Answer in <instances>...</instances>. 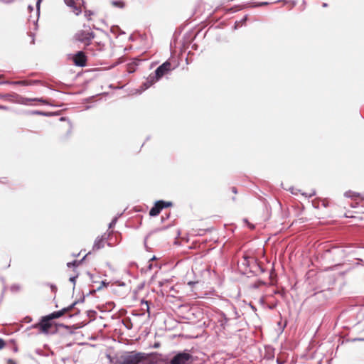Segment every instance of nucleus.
<instances>
[{
	"label": "nucleus",
	"mask_w": 364,
	"mask_h": 364,
	"mask_svg": "<svg viewBox=\"0 0 364 364\" xmlns=\"http://www.w3.org/2000/svg\"><path fill=\"white\" fill-rule=\"evenodd\" d=\"M144 358L145 355L143 353L127 352L120 357L118 364H139Z\"/></svg>",
	"instance_id": "obj_1"
},
{
	"label": "nucleus",
	"mask_w": 364,
	"mask_h": 364,
	"mask_svg": "<svg viewBox=\"0 0 364 364\" xmlns=\"http://www.w3.org/2000/svg\"><path fill=\"white\" fill-rule=\"evenodd\" d=\"M171 364H192L193 355L188 350L173 353Z\"/></svg>",
	"instance_id": "obj_2"
},
{
	"label": "nucleus",
	"mask_w": 364,
	"mask_h": 364,
	"mask_svg": "<svg viewBox=\"0 0 364 364\" xmlns=\"http://www.w3.org/2000/svg\"><path fill=\"white\" fill-rule=\"evenodd\" d=\"M95 36V33L89 30H81L76 33L75 38L77 41L88 46Z\"/></svg>",
	"instance_id": "obj_3"
},
{
	"label": "nucleus",
	"mask_w": 364,
	"mask_h": 364,
	"mask_svg": "<svg viewBox=\"0 0 364 364\" xmlns=\"http://www.w3.org/2000/svg\"><path fill=\"white\" fill-rule=\"evenodd\" d=\"M173 69L170 62L166 61L156 68L154 73H152L155 80H159L163 76L168 74Z\"/></svg>",
	"instance_id": "obj_4"
},
{
	"label": "nucleus",
	"mask_w": 364,
	"mask_h": 364,
	"mask_svg": "<svg viewBox=\"0 0 364 364\" xmlns=\"http://www.w3.org/2000/svg\"><path fill=\"white\" fill-rule=\"evenodd\" d=\"M50 320L51 319L48 316H43L39 323L33 325L31 328H38L41 333L48 334L49 329L52 326Z\"/></svg>",
	"instance_id": "obj_5"
},
{
	"label": "nucleus",
	"mask_w": 364,
	"mask_h": 364,
	"mask_svg": "<svg viewBox=\"0 0 364 364\" xmlns=\"http://www.w3.org/2000/svg\"><path fill=\"white\" fill-rule=\"evenodd\" d=\"M65 4L73 9V11L78 16L81 12V6L84 4L83 0H64Z\"/></svg>",
	"instance_id": "obj_6"
},
{
	"label": "nucleus",
	"mask_w": 364,
	"mask_h": 364,
	"mask_svg": "<svg viewBox=\"0 0 364 364\" xmlns=\"http://www.w3.org/2000/svg\"><path fill=\"white\" fill-rule=\"evenodd\" d=\"M65 4L73 9V11L78 16L81 12V6L84 4L83 0H64Z\"/></svg>",
	"instance_id": "obj_7"
},
{
	"label": "nucleus",
	"mask_w": 364,
	"mask_h": 364,
	"mask_svg": "<svg viewBox=\"0 0 364 364\" xmlns=\"http://www.w3.org/2000/svg\"><path fill=\"white\" fill-rule=\"evenodd\" d=\"M87 58L82 51L77 52L73 58V62L75 65L84 67L86 65Z\"/></svg>",
	"instance_id": "obj_8"
},
{
	"label": "nucleus",
	"mask_w": 364,
	"mask_h": 364,
	"mask_svg": "<svg viewBox=\"0 0 364 364\" xmlns=\"http://www.w3.org/2000/svg\"><path fill=\"white\" fill-rule=\"evenodd\" d=\"M216 320L221 328L225 329L230 318L223 312L220 311L217 314Z\"/></svg>",
	"instance_id": "obj_9"
},
{
	"label": "nucleus",
	"mask_w": 364,
	"mask_h": 364,
	"mask_svg": "<svg viewBox=\"0 0 364 364\" xmlns=\"http://www.w3.org/2000/svg\"><path fill=\"white\" fill-rule=\"evenodd\" d=\"M76 302L73 303L72 305H70V306L67 307V308H63V309L60 310V311H54L53 312L52 314L48 315V316L52 320V319H54V318H60V316H62L65 313L68 312V311H70L75 305Z\"/></svg>",
	"instance_id": "obj_10"
},
{
	"label": "nucleus",
	"mask_w": 364,
	"mask_h": 364,
	"mask_svg": "<svg viewBox=\"0 0 364 364\" xmlns=\"http://www.w3.org/2000/svg\"><path fill=\"white\" fill-rule=\"evenodd\" d=\"M38 101L41 102L44 104H47L45 100L43 98H26L23 97H18V99L16 100V102L22 105H28L31 102Z\"/></svg>",
	"instance_id": "obj_11"
},
{
	"label": "nucleus",
	"mask_w": 364,
	"mask_h": 364,
	"mask_svg": "<svg viewBox=\"0 0 364 364\" xmlns=\"http://www.w3.org/2000/svg\"><path fill=\"white\" fill-rule=\"evenodd\" d=\"M162 202L157 201L154 206L151 208V209L149 211V215L151 216H156L159 214L161 210L163 209V206L161 205L160 203Z\"/></svg>",
	"instance_id": "obj_12"
},
{
	"label": "nucleus",
	"mask_w": 364,
	"mask_h": 364,
	"mask_svg": "<svg viewBox=\"0 0 364 364\" xmlns=\"http://www.w3.org/2000/svg\"><path fill=\"white\" fill-rule=\"evenodd\" d=\"M157 80H155L154 77L152 74L149 75V76L147 77L146 81L144 82V84L141 86L142 91L148 89L153 84H154Z\"/></svg>",
	"instance_id": "obj_13"
},
{
	"label": "nucleus",
	"mask_w": 364,
	"mask_h": 364,
	"mask_svg": "<svg viewBox=\"0 0 364 364\" xmlns=\"http://www.w3.org/2000/svg\"><path fill=\"white\" fill-rule=\"evenodd\" d=\"M104 240L105 238L103 237H97L93 245V250H98L104 247Z\"/></svg>",
	"instance_id": "obj_14"
},
{
	"label": "nucleus",
	"mask_w": 364,
	"mask_h": 364,
	"mask_svg": "<svg viewBox=\"0 0 364 364\" xmlns=\"http://www.w3.org/2000/svg\"><path fill=\"white\" fill-rule=\"evenodd\" d=\"M156 362L158 364H171V357L169 358L168 355H160L157 358Z\"/></svg>",
	"instance_id": "obj_15"
},
{
	"label": "nucleus",
	"mask_w": 364,
	"mask_h": 364,
	"mask_svg": "<svg viewBox=\"0 0 364 364\" xmlns=\"http://www.w3.org/2000/svg\"><path fill=\"white\" fill-rule=\"evenodd\" d=\"M11 83L14 84V85H21L28 86V85H31L34 84L35 82H28L26 80H21V81H14Z\"/></svg>",
	"instance_id": "obj_16"
},
{
	"label": "nucleus",
	"mask_w": 364,
	"mask_h": 364,
	"mask_svg": "<svg viewBox=\"0 0 364 364\" xmlns=\"http://www.w3.org/2000/svg\"><path fill=\"white\" fill-rule=\"evenodd\" d=\"M112 5L115 7H118V8H121V9L124 7V3L122 1H112Z\"/></svg>",
	"instance_id": "obj_17"
},
{
	"label": "nucleus",
	"mask_w": 364,
	"mask_h": 364,
	"mask_svg": "<svg viewBox=\"0 0 364 364\" xmlns=\"http://www.w3.org/2000/svg\"><path fill=\"white\" fill-rule=\"evenodd\" d=\"M247 20V16H245L241 21L240 22H235V29H237L238 27H240L243 23H245Z\"/></svg>",
	"instance_id": "obj_18"
},
{
	"label": "nucleus",
	"mask_w": 364,
	"mask_h": 364,
	"mask_svg": "<svg viewBox=\"0 0 364 364\" xmlns=\"http://www.w3.org/2000/svg\"><path fill=\"white\" fill-rule=\"evenodd\" d=\"M159 202H162L161 204V206L164 208L169 207L172 205V203L171 202H165L164 200H159Z\"/></svg>",
	"instance_id": "obj_19"
},
{
	"label": "nucleus",
	"mask_w": 364,
	"mask_h": 364,
	"mask_svg": "<svg viewBox=\"0 0 364 364\" xmlns=\"http://www.w3.org/2000/svg\"><path fill=\"white\" fill-rule=\"evenodd\" d=\"M117 219H118V217H114L112 220L111 221V223L109 224V228H113L117 222Z\"/></svg>",
	"instance_id": "obj_20"
},
{
	"label": "nucleus",
	"mask_w": 364,
	"mask_h": 364,
	"mask_svg": "<svg viewBox=\"0 0 364 364\" xmlns=\"http://www.w3.org/2000/svg\"><path fill=\"white\" fill-rule=\"evenodd\" d=\"M92 14V13L90 11H85V17L89 20L90 16Z\"/></svg>",
	"instance_id": "obj_21"
},
{
	"label": "nucleus",
	"mask_w": 364,
	"mask_h": 364,
	"mask_svg": "<svg viewBox=\"0 0 364 364\" xmlns=\"http://www.w3.org/2000/svg\"><path fill=\"white\" fill-rule=\"evenodd\" d=\"M267 4H269L268 2L264 1V2H259V3L254 5L253 6H264V5H267Z\"/></svg>",
	"instance_id": "obj_22"
},
{
	"label": "nucleus",
	"mask_w": 364,
	"mask_h": 364,
	"mask_svg": "<svg viewBox=\"0 0 364 364\" xmlns=\"http://www.w3.org/2000/svg\"><path fill=\"white\" fill-rule=\"evenodd\" d=\"M144 304L146 305V311H147L148 313H149V306L148 301H141V304Z\"/></svg>",
	"instance_id": "obj_23"
},
{
	"label": "nucleus",
	"mask_w": 364,
	"mask_h": 364,
	"mask_svg": "<svg viewBox=\"0 0 364 364\" xmlns=\"http://www.w3.org/2000/svg\"><path fill=\"white\" fill-rule=\"evenodd\" d=\"M76 263H77V262L74 261L72 262H68L67 265L68 267H75L76 265Z\"/></svg>",
	"instance_id": "obj_24"
},
{
	"label": "nucleus",
	"mask_w": 364,
	"mask_h": 364,
	"mask_svg": "<svg viewBox=\"0 0 364 364\" xmlns=\"http://www.w3.org/2000/svg\"><path fill=\"white\" fill-rule=\"evenodd\" d=\"M5 346V342L2 338H0V349H2Z\"/></svg>",
	"instance_id": "obj_25"
},
{
	"label": "nucleus",
	"mask_w": 364,
	"mask_h": 364,
	"mask_svg": "<svg viewBox=\"0 0 364 364\" xmlns=\"http://www.w3.org/2000/svg\"><path fill=\"white\" fill-rule=\"evenodd\" d=\"M77 277H71L70 281L75 285Z\"/></svg>",
	"instance_id": "obj_26"
},
{
	"label": "nucleus",
	"mask_w": 364,
	"mask_h": 364,
	"mask_svg": "<svg viewBox=\"0 0 364 364\" xmlns=\"http://www.w3.org/2000/svg\"><path fill=\"white\" fill-rule=\"evenodd\" d=\"M0 109L9 110V107L4 105H0Z\"/></svg>",
	"instance_id": "obj_27"
},
{
	"label": "nucleus",
	"mask_w": 364,
	"mask_h": 364,
	"mask_svg": "<svg viewBox=\"0 0 364 364\" xmlns=\"http://www.w3.org/2000/svg\"><path fill=\"white\" fill-rule=\"evenodd\" d=\"M19 289V287L18 286H16V285H14L11 287V290L14 291V290H18Z\"/></svg>",
	"instance_id": "obj_28"
},
{
	"label": "nucleus",
	"mask_w": 364,
	"mask_h": 364,
	"mask_svg": "<svg viewBox=\"0 0 364 364\" xmlns=\"http://www.w3.org/2000/svg\"><path fill=\"white\" fill-rule=\"evenodd\" d=\"M345 196H346V197H353V195L351 194V192H346V193H345Z\"/></svg>",
	"instance_id": "obj_29"
},
{
	"label": "nucleus",
	"mask_w": 364,
	"mask_h": 364,
	"mask_svg": "<svg viewBox=\"0 0 364 364\" xmlns=\"http://www.w3.org/2000/svg\"><path fill=\"white\" fill-rule=\"evenodd\" d=\"M41 1L42 0H38L36 2V6H37L38 10H39V6H40V4H41Z\"/></svg>",
	"instance_id": "obj_30"
},
{
	"label": "nucleus",
	"mask_w": 364,
	"mask_h": 364,
	"mask_svg": "<svg viewBox=\"0 0 364 364\" xmlns=\"http://www.w3.org/2000/svg\"><path fill=\"white\" fill-rule=\"evenodd\" d=\"M8 364H16V363L13 360H9Z\"/></svg>",
	"instance_id": "obj_31"
},
{
	"label": "nucleus",
	"mask_w": 364,
	"mask_h": 364,
	"mask_svg": "<svg viewBox=\"0 0 364 364\" xmlns=\"http://www.w3.org/2000/svg\"><path fill=\"white\" fill-rule=\"evenodd\" d=\"M167 282V280L160 281V282H159V285H160V286H163V285L164 284V282Z\"/></svg>",
	"instance_id": "obj_32"
},
{
	"label": "nucleus",
	"mask_w": 364,
	"mask_h": 364,
	"mask_svg": "<svg viewBox=\"0 0 364 364\" xmlns=\"http://www.w3.org/2000/svg\"><path fill=\"white\" fill-rule=\"evenodd\" d=\"M195 283H196V282H188V285H190V286H192V285H193Z\"/></svg>",
	"instance_id": "obj_33"
},
{
	"label": "nucleus",
	"mask_w": 364,
	"mask_h": 364,
	"mask_svg": "<svg viewBox=\"0 0 364 364\" xmlns=\"http://www.w3.org/2000/svg\"><path fill=\"white\" fill-rule=\"evenodd\" d=\"M26 319L27 320L28 322H31L32 320L31 317H26Z\"/></svg>",
	"instance_id": "obj_34"
},
{
	"label": "nucleus",
	"mask_w": 364,
	"mask_h": 364,
	"mask_svg": "<svg viewBox=\"0 0 364 364\" xmlns=\"http://www.w3.org/2000/svg\"><path fill=\"white\" fill-rule=\"evenodd\" d=\"M232 192H233V193H237L236 188H235V187H233V188H232Z\"/></svg>",
	"instance_id": "obj_35"
},
{
	"label": "nucleus",
	"mask_w": 364,
	"mask_h": 364,
	"mask_svg": "<svg viewBox=\"0 0 364 364\" xmlns=\"http://www.w3.org/2000/svg\"><path fill=\"white\" fill-rule=\"evenodd\" d=\"M148 268L149 269H151L152 268V264H149V266H148Z\"/></svg>",
	"instance_id": "obj_36"
},
{
	"label": "nucleus",
	"mask_w": 364,
	"mask_h": 364,
	"mask_svg": "<svg viewBox=\"0 0 364 364\" xmlns=\"http://www.w3.org/2000/svg\"><path fill=\"white\" fill-rule=\"evenodd\" d=\"M34 113L38 114H43L42 112H38H38H35Z\"/></svg>",
	"instance_id": "obj_37"
},
{
	"label": "nucleus",
	"mask_w": 364,
	"mask_h": 364,
	"mask_svg": "<svg viewBox=\"0 0 364 364\" xmlns=\"http://www.w3.org/2000/svg\"><path fill=\"white\" fill-rule=\"evenodd\" d=\"M154 259H156V257L154 256L151 259H149V262H150V261H153V260H154Z\"/></svg>",
	"instance_id": "obj_38"
},
{
	"label": "nucleus",
	"mask_w": 364,
	"mask_h": 364,
	"mask_svg": "<svg viewBox=\"0 0 364 364\" xmlns=\"http://www.w3.org/2000/svg\"><path fill=\"white\" fill-rule=\"evenodd\" d=\"M322 6H323V7H326L327 6V4L326 3H323Z\"/></svg>",
	"instance_id": "obj_39"
},
{
	"label": "nucleus",
	"mask_w": 364,
	"mask_h": 364,
	"mask_svg": "<svg viewBox=\"0 0 364 364\" xmlns=\"http://www.w3.org/2000/svg\"><path fill=\"white\" fill-rule=\"evenodd\" d=\"M314 194H315V192H313L312 193H311V194L309 195V197H311V196H314Z\"/></svg>",
	"instance_id": "obj_40"
},
{
	"label": "nucleus",
	"mask_w": 364,
	"mask_h": 364,
	"mask_svg": "<svg viewBox=\"0 0 364 364\" xmlns=\"http://www.w3.org/2000/svg\"><path fill=\"white\" fill-rule=\"evenodd\" d=\"M102 286L105 285V282H102Z\"/></svg>",
	"instance_id": "obj_41"
},
{
	"label": "nucleus",
	"mask_w": 364,
	"mask_h": 364,
	"mask_svg": "<svg viewBox=\"0 0 364 364\" xmlns=\"http://www.w3.org/2000/svg\"><path fill=\"white\" fill-rule=\"evenodd\" d=\"M282 1V0H278V1H277V2H279V1Z\"/></svg>",
	"instance_id": "obj_42"
}]
</instances>
